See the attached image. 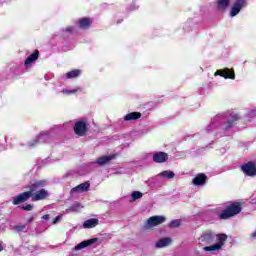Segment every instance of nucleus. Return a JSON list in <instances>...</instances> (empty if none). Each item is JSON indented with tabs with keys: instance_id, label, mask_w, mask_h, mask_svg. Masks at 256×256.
<instances>
[{
	"instance_id": "obj_1",
	"label": "nucleus",
	"mask_w": 256,
	"mask_h": 256,
	"mask_svg": "<svg viewBox=\"0 0 256 256\" xmlns=\"http://www.w3.org/2000/svg\"><path fill=\"white\" fill-rule=\"evenodd\" d=\"M41 187H45V180L36 181L28 186H26V189L28 191L22 192L18 194L17 196L12 198V204L13 205H21V203H25L30 200L31 196H33V193L35 191H38L41 189Z\"/></svg>"
},
{
	"instance_id": "obj_2",
	"label": "nucleus",
	"mask_w": 256,
	"mask_h": 256,
	"mask_svg": "<svg viewBox=\"0 0 256 256\" xmlns=\"http://www.w3.org/2000/svg\"><path fill=\"white\" fill-rule=\"evenodd\" d=\"M243 209V205L241 202H233L226 207V209L222 210L218 214V218L222 220L231 219V217H235V215H239Z\"/></svg>"
},
{
	"instance_id": "obj_3",
	"label": "nucleus",
	"mask_w": 256,
	"mask_h": 256,
	"mask_svg": "<svg viewBox=\"0 0 256 256\" xmlns=\"http://www.w3.org/2000/svg\"><path fill=\"white\" fill-rule=\"evenodd\" d=\"M89 131V124L83 120L76 121L74 124V133L78 137H85Z\"/></svg>"
},
{
	"instance_id": "obj_4",
	"label": "nucleus",
	"mask_w": 256,
	"mask_h": 256,
	"mask_svg": "<svg viewBox=\"0 0 256 256\" xmlns=\"http://www.w3.org/2000/svg\"><path fill=\"white\" fill-rule=\"evenodd\" d=\"M216 241L218 243L204 247V251H219L227 241V234H216Z\"/></svg>"
},
{
	"instance_id": "obj_5",
	"label": "nucleus",
	"mask_w": 256,
	"mask_h": 256,
	"mask_svg": "<svg viewBox=\"0 0 256 256\" xmlns=\"http://www.w3.org/2000/svg\"><path fill=\"white\" fill-rule=\"evenodd\" d=\"M247 5V0H235L231 6L230 17H237V14L241 13Z\"/></svg>"
},
{
	"instance_id": "obj_6",
	"label": "nucleus",
	"mask_w": 256,
	"mask_h": 256,
	"mask_svg": "<svg viewBox=\"0 0 256 256\" xmlns=\"http://www.w3.org/2000/svg\"><path fill=\"white\" fill-rule=\"evenodd\" d=\"M166 219L165 216H151L144 224V229H153L158 225H163V222L166 221Z\"/></svg>"
},
{
	"instance_id": "obj_7",
	"label": "nucleus",
	"mask_w": 256,
	"mask_h": 256,
	"mask_svg": "<svg viewBox=\"0 0 256 256\" xmlns=\"http://www.w3.org/2000/svg\"><path fill=\"white\" fill-rule=\"evenodd\" d=\"M199 241L202 245H213V243L217 242V234L212 231H206L200 236Z\"/></svg>"
},
{
	"instance_id": "obj_8",
	"label": "nucleus",
	"mask_w": 256,
	"mask_h": 256,
	"mask_svg": "<svg viewBox=\"0 0 256 256\" xmlns=\"http://www.w3.org/2000/svg\"><path fill=\"white\" fill-rule=\"evenodd\" d=\"M241 171L247 177H255L256 176V165L255 162H247L241 166Z\"/></svg>"
},
{
	"instance_id": "obj_9",
	"label": "nucleus",
	"mask_w": 256,
	"mask_h": 256,
	"mask_svg": "<svg viewBox=\"0 0 256 256\" xmlns=\"http://www.w3.org/2000/svg\"><path fill=\"white\" fill-rule=\"evenodd\" d=\"M76 25H78L79 29L87 31L88 29H91V26L93 25V19L89 17L78 19L76 21Z\"/></svg>"
},
{
	"instance_id": "obj_10",
	"label": "nucleus",
	"mask_w": 256,
	"mask_h": 256,
	"mask_svg": "<svg viewBox=\"0 0 256 256\" xmlns=\"http://www.w3.org/2000/svg\"><path fill=\"white\" fill-rule=\"evenodd\" d=\"M49 197V192L45 189H39L35 192H32L31 199L32 201H43Z\"/></svg>"
},
{
	"instance_id": "obj_11",
	"label": "nucleus",
	"mask_w": 256,
	"mask_h": 256,
	"mask_svg": "<svg viewBox=\"0 0 256 256\" xmlns=\"http://www.w3.org/2000/svg\"><path fill=\"white\" fill-rule=\"evenodd\" d=\"M214 76L224 77V79H235V71L229 68L220 69L214 73Z\"/></svg>"
},
{
	"instance_id": "obj_12",
	"label": "nucleus",
	"mask_w": 256,
	"mask_h": 256,
	"mask_svg": "<svg viewBox=\"0 0 256 256\" xmlns=\"http://www.w3.org/2000/svg\"><path fill=\"white\" fill-rule=\"evenodd\" d=\"M241 120V115H239L237 112H231L230 118L226 122L225 129H231L234 125H237V121Z\"/></svg>"
},
{
	"instance_id": "obj_13",
	"label": "nucleus",
	"mask_w": 256,
	"mask_h": 256,
	"mask_svg": "<svg viewBox=\"0 0 256 256\" xmlns=\"http://www.w3.org/2000/svg\"><path fill=\"white\" fill-rule=\"evenodd\" d=\"M97 241H99L98 238H91L89 240H84L75 246V250L81 251V249H85V247H91V245H93L94 243H97Z\"/></svg>"
},
{
	"instance_id": "obj_14",
	"label": "nucleus",
	"mask_w": 256,
	"mask_h": 256,
	"mask_svg": "<svg viewBox=\"0 0 256 256\" xmlns=\"http://www.w3.org/2000/svg\"><path fill=\"white\" fill-rule=\"evenodd\" d=\"M90 187H91V184L89 182H84L72 188L71 193H87Z\"/></svg>"
},
{
	"instance_id": "obj_15",
	"label": "nucleus",
	"mask_w": 256,
	"mask_h": 256,
	"mask_svg": "<svg viewBox=\"0 0 256 256\" xmlns=\"http://www.w3.org/2000/svg\"><path fill=\"white\" fill-rule=\"evenodd\" d=\"M169 159V154L165 152H157L153 155L154 163H165Z\"/></svg>"
},
{
	"instance_id": "obj_16",
	"label": "nucleus",
	"mask_w": 256,
	"mask_h": 256,
	"mask_svg": "<svg viewBox=\"0 0 256 256\" xmlns=\"http://www.w3.org/2000/svg\"><path fill=\"white\" fill-rule=\"evenodd\" d=\"M193 185L200 187V185H205L207 183V175L200 173L192 180Z\"/></svg>"
},
{
	"instance_id": "obj_17",
	"label": "nucleus",
	"mask_w": 256,
	"mask_h": 256,
	"mask_svg": "<svg viewBox=\"0 0 256 256\" xmlns=\"http://www.w3.org/2000/svg\"><path fill=\"white\" fill-rule=\"evenodd\" d=\"M171 243H173V240L169 237H165V238L159 239L156 242L155 247L157 249H163V247H169V245H171Z\"/></svg>"
},
{
	"instance_id": "obj_18",
	"label": "nucleus",
	"mask_w": 256,
	"mask_h": 256,
	"mask_svg": "<svg viewBox=\"0 0 256 256\" xmlns=\"http://www.w3.org/2000/svg\"><path fill=\"white\" fill-rule=\"evenodd\" d=\"M115 154L108 155V156H101L96 160V163L100 166L103 167V165H107V163H110V161H113L115 159Z\"/></svg>"
},
{
	"instance_id": "obj_19",
	"label": "nucleus",
	"mask_w": 256,
	"mask_h": 256,
	"mask_svg": "<svg viewBox=\"0 0 256 256\" xmlns=\"http://www.w3.org/2000/svg\"><path fill=\"white\" fill-rule=\"evenodd\" d=\"M39 59V50H35L30 56H28L24 62L25 67H29L32 63L36 62Z\"/></svg>"
},
{
	"instance_id": "obj_20",
	"label": "nucleus",
	"mask_w": 256,
	"mask_h": 256,
	"mask_svg": "<svg viewBox=\"0 0 256 256\" xmlns=\"http://www.w3.org/2000/svg\"><path fill=\"white\" fill-rule=\"evenodd\" d=\"M97 225H99V219L97 218L88 219L83 223L84 229H93L97 227Z\"/></svg>"
},
{
	"instance_id": "obj_21",
	"label": "nucleus",
	"mask_w": 256,
	"mask_h": 256,
	"mask_svg": "<svg viewBox=\"0 0 256 256\" xmlns=\"http://www.w3.org/2000/svg\"><path fill=\"white\" fill-rule=\"evenodd\" d=\"M229 3H231V0H217L216 7L218 11L223 12L229 7Z\"/></svg>"
},
{
	"instance_id": "obj_22",
	"label": "nucleus",
	"mask_w": 256,
	"mask_h": 256,
	"mask_svg": "<svg viewBox=\"0 0 256 256\" xmlns=\"http://www.w3.org/2000/svg\"><path fill=\"white\" fill-rule=\"evenodd\" d=\"M141 119V112H130L124 116V121H137Z\"/></svg>"
},
{
	"instance_id": "obj_23",
	"label": "nucleus",
	"mask_w": 256,
	"mask_h": 256,
	"mask_svg": "<svg viewBox=\"0 0 256 256\" xmlns=\"http://www.w3.org/2000/svg\"><path fill=\"white\" fill-rule=\"evenodd\" d=\"M81 69H74L66 73V79H77V77H81Z\"/></svg>"
},
{
	"instance_id": "obj_24",
	"label": "nucleus",
	"mask_w": 256,
	"mask_h": 256,
	"mask_svg": "<svg viewBox=\"0 0 256 256\" xmlns=\"http://www.w3.org/2000/svg\"><path fill=\"white\" fill-rule=\"evenodd\" d=\"M162 177H165L166 179H173L175 177V172L171 170H165L161 172L160 174Z\"/></svg>"
},
{
	"instance_id": "obj_25",
	"label": "nucleus",
	"mask_w": 256,
	"mask_h": 256,
	"mask_svg": "<svg viewBox=\"0 0 256 256\" xmlns=\"http://www.w3.org/2000/svg\"><path fill=\"white\" fill-rule=\"evenodd\" d=\"M169 227L171 229H176L177 227H181V220H172L170 223H169Z\"/></svg>"
},
{
	"instance_id": "obj_26",
	"label": "nucleus",
	"mask_w": 256,
	"mask_h": 256,
	"mask_svg": "<svg viewBox=\"0 0 256 256\" xmlns=\"http://www.w3.org/2000/svg\"><path fill=\"white\" fill-rule=\"evenodd\" d=\"M142 197H143V193H141L140 191H134L132 193L133 201H137V199H141Z\"/></svg>"
},
{
	"instance_id": "obj_27",
	"label": "nucleus",
	"mask_w": 256,
	"mask_h": 256,
	"mask_svg": "<svg viewBox=\"0 0 256 256\" xmlns=\"http://www.w3.org/2000/svg\"><path fill=\"white\" fill-rule=\"evenodd\" d=\"M25 229H27L26 224L14 226V231H18V233H21V231H25Z\"/></svg>"
},
{
	"instance_id": "obj_28",
	"label": "nucleus",
	"mask_w": 256,
	"mask_h": 256,
	"mask_svg": "<svg viewBox=\"0 0 256 256\" xmlns=\"http://www.w3.org/2000/svg\"><path fill=\"white\" fill-rule=\"evenodd\" d=\"M62 93H64V95H73V94L77 93V90L64 89V90H62Z\"/></svg>"
},
{
	"instance_id": "obj_29",
	"label": "nucleus",
	"mask_w": 256,
	"mask_h": 256,
	"mask_svg": "<svg viewBox=\"0 0 256 256\" xmlns=\"http://www.w3.org/2000/svg\"><path fill=\"white\" fill-rule=\"evenodd\" d=\"M21 209L23 211H33V204H28L26 206H22Z\"/></svg>"
},
{
	"instance_id": "obj_30",
	"label": "nucleus",
	"mask_w": 256,
	"mask_h": 256,
	"mask_svg": "<svg viewBox=\"0 0 256 256\" xmlns=\"http://www.w3.org/2000/svg\"><path fill=\"white\" fill-rule=\"evenodd\" d=\"M65 33H73V31H75V27L74 26H68L64 29Z\"/></svg>"
},
{
	"instance_id": "obj_31",
	"label": "nucleus",
	"mask_w": 256,
	"mask_h": 256,
	"mask_svg": "<svg viewBox=\"0 0 256 256\" xmlns=\"http://www.w3.org/2000/svg\"><path fill=\"white\" fill-rule=\"evenodd\" d=\"M79 209H81L80 204H75V205L70 207V211H78Z\"/></svg>"
},
{
	"instance_id": "obj_32",
	"label": "nucleus",
	"mask_w": 256,
	"mask_h": 256,
	"mask_svg": "<svg viewBox=\"0 0 256 256\" xmlns=\"http://www.w3.org/2000/svg\"><path fill=\"white\" fill-rule=\"evenodd\" d=\"M59 221H61V216H56V217L53 219L52 223H53V225H57V223H59Z\"/></svg>"
},
{
	"instance_id": "obj_33",
	"label": "nucleus",
	"mask_w": 256,
	"mask_h": 256,
	"mask_svg": "<svg viewBox=\"0 0 256 256\" xmlns=\"http://www.w3.org/2000/svg\"><path fill=\"white\" fill-rule=\"evenodd\" d=\"M42 219H43L44 221H49V214L43 215V216H42Z\"/></svg>"
},
{
	"instance_id": "obj_34",
	"label": "nucleus",
	"mask_w": 256,
	"mask_h": 256,
	"mask_svg": "<svg viewBox=\"0 0 256 256\" xmlns=\"http://www.w3.org/2000/svg\"><path fill=\"white\" fill-rule=\"evenodd\" d=\"M33 221H35V218L33 217L28 218V223H33Z\"/></svg>"
},
{
	"instance_id": "obj_35",
	"label": "nucleus",
	"mask_w": 256,
	"mask_h": 256,
	"mask_svg": "<svg viewBox=\"0 0 256 256\" xmlns=\"http://www.w3.org/2000/svg\"><path fill=\"white\" fill-rule=\"evenodd\" d=\"M4 247H3V241H0V253L1 251H3Z\"/></svg>"
},
{
	"instance_id": "obj_36",
	"label": "nucleus",
	"mask_w": 256,
	"mask_h": 256,
	"mask_svg": "<svg viewBox=\"0 0 256 256\" xmlns=\"http://www.w3.org/2000/svg\"><path fill=\"white\" fill-rule=\"evenodd\" d=\"M117 23H123V20H118Z\"/></svg>"
}]
</instances>
